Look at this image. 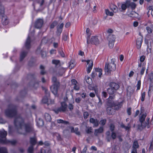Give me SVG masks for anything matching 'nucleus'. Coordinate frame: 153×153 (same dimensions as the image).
<instances>
[{"label": "nucleus", "mask_w": 153, "mask_h": 153, "mask_svg": "<svg viewBox=\"0 0 153 153\" xmlns=\"http://www.w3.org/2000/svg\"><path fill=\"white\" fill-rule=\"evenodd\" d=\"M15 126L18 128L19 134L26 135L34 131L33 126L29 123H25L24 119L20 115L16 117L14 120Z\"/></svg>", "instance_id": "obj_1"}, {"label": "nucleus", "mask_w": 153, "mask_h": 153, "mask_svg": "<svg viewBox=\"0 0 153 153\" xmlns=\"http://www.w3.org/2000/svg\"><path fill=\"white\" fill-rule=\"evenodd\" d=\"M115 60L114 59H112L111 62V63L105 64V71L106 75H110L111 72H113L115 70L116 65L114 64Z\"/></svg>", "instance_id": "obj_2"}, {"label": "nucleus", "mask_w": 153, "mask_h": 153, "mask_svg": "<svg viewBox=\"0 0 153 153\" xmlns=\"http://www.w3.org/2000/svg\"><path fill=\"white\" fill-rule=\"evenodd\" d=\"M8 108H9L7 109L5 111L6 115L11 117H15L17 113L16 107L10 104L9 105Z\"/></svg>", "instance_id": "obj_3"}, {"label": "nucleus", "mask_w": 153, "mask_h": 153, "mask_svg": "<svg viewBox=\"0 0 153 153\" xmlns=\"http://www.w3.org/2000/svg\"><path fill=\"white\" fill-rule=\"evenodd\" d=\"M146 117V114H143L141 116L139 117V120L140 124H138L137 126L138 129L140 130H142L143 128L146 127L147 124L146 122L145 121V120Z\"/></svg>", "instance_id": "obj_4"}, {"label": "nucleus", "mask_w": 153, "mask_h": 153, "mask_svg": "<svg viewBox=\"0 0 153 153\" xmlns=\"http://www.w3.org/2000/svg\"><path fill=\"white\" fill-rule=\"evenodd\" d=\"M115 39V37L114 35H110L108 37V46L110 48H113Z\"/></svg>", "instance_id": "obj_5"}, {"label": "nucleus", "mask_w": 153, "mask_h": 153, "mask_svg": "<svg viewBox=\"0 0 153 153\" xmlns=\"http://www.w3.org/2000/svg\"><path fill=\"white\" fill-rule=\"evenodd\" d=\"M60 85H53L50 87V89L52 93L54 95L57 94L58 89L59 88Z\"/></svg>", "instance_id": "obj_6"}, {"label": "nucleus", "mask_w": 153, "mask_h": 153, "mask_svg": "<svg viewBox=\"0 0 153 153\" xmlns=\"http://www.w3.org/2000/svg\"><path fill=\"white\" fill-rule=\"evenodd\" d=\"M115 98V96H110L109 98L107 99V104L108 106H111L114 105V103L115 102L113 100Z\"/></svg>", "instance_id": "obj_7"}, {"label": "nucleus", "mask_w": 153, "mask_h": 153, "mask_svg": "<svg viewBox=\"0 0 153 153\" xmlns=\"http://www.w3.org/2000/svg\"><path fill=\"white\" fill-rule=\"evenodd\" d=\"M44 21L43 19H38L35 22V26L36 28H41L43 24Z\"/></svg>", "instance_id": "obj_8"}, {"label": "nucleus", "mask_w": 153, "mask_h": 153, "mask_svg": "<svg viewBox=\"0 0 153 153\" xmlns=\"http://www.w3.org/2000/svg\"><path fill=\"white\" fill-rule=\"evenodd\" d=\"M91 42L92 44L97 45L99 44L100 41L97 36H92L91 39Z\"/></svg>", "instance_id": "obj_9"}, {"label": "nucleus", "mask_w": 153, "mask_h": 153, "mask_svg": "<svg viewBox=\"0 0 153 153\" xmlns=\"http://www.w3.org/2000/svg\"><path fill=\"white\" fill-rule=\"evenodd\" d=\"M29 141L30 145L34 146L37 143V140L36 137L35 136L33 137H30Z\"/></svg>", "instance_id": "obj_10"}, {"label": "nucleus", "mask_w": 153, "mask_h": 153, "mask_svg": "<svg viewBox=\"0 0 153 153\" xmlns=\"http://www.w3.org/2000/svg\"><path fill=\"white\" fill-rule=\"evenodd\" d=\"M123 102L117 103L114 102V105L111 106L113 107L114 109L116 110H118L123 105Z\"/></svg>", "instance_id": "obj_11"}, {"label": "nucleus", "mask_w": 153, "mask_h": 153, "mask_svg": "<svg viewBox=\"0 0 153 153\" xmlns=\"http://www.w3.org/2000/svg\"><path fill=\"white\" fill-rule=\"evenodd\" d=\"M7 132L3 130V131H0V142L2 143L1 140L6 139V137L7 135Z\"/></svg>", "instance_id": "obj_12"}, {"label": "nucleus", "mask_w": 153, "mask_h": 153, "mask_svg": "<svg viewBox=\"0 0 153 153\" xmlns=\"http://www.w3.org/2000/svg\"><path fill=\"white\" fill-rule=\"evenodd\" d=\"M143 37L141 36L138 38L136 40V45L137 48L140 49L142 43L143 42Z\"/></svg>", "instance_id": "obj_13"}, {"label": "nucleus", "mask_w": 153, "mask_h": 153, "mask_svg": "<svg viewBox=\"0 0 153 153\" xmlns=\"http://www.w3.org/2000/svg\"><path fill=\"white\" fill-rule=\"evenodd\" d=\"M109 86L113 88H114V89L116 90L117 91L120 88V85L118 83L114 82H110L109 84Z\"/></svg>", "instance_id": "obj_14"}, {"label": "nucleus", "mask_w": 153, "mask_h": 153, "mask_svg": "<svg viewBox=\"0 0 153 153\" xmlns=\"http://www.w3.org/2000/svg\"><path fill=\"white\" fill-rule=\"evenodd\" d=\"M90 122L94 124L93 127H97L99 124V121L97 119H95L93 118H91L90 119Z\"/></svg>", "instance_id": "obj_15"}, {"label": "nucleus", "mask_w": 153, "mask_h": 153, "mask_svg": "<svg viewBox=\"0 0 153 153\" xmlns=\"http://www.w3.org/2000/svg\"><path fill=\"white\" fill-rule=\"evenodd\" d=\"M1 141L2 143L4 144H11L13 145H15L16 143V141L15 140H9L5 139L4 140H1Z\"/></svg>", "instance_id": "obj_16"}, {"label": "nucleus", "mask_w": 153, "mask_h": 153, "mask_svg": "<svg viewBox=\"0 0 153 153\" xmlns=\"http://www.w3.org/2000/svg\"><path fill=\"white\" fill-rule=\"evenodd\" d=\"M61 104V106L59 108L62 112H64L66 111L68 105L65 102H62Z\"/></svg>", "instance_id": "obj_17"}, {"label": "nucleus", "mask_w": 153, "mask_h": 153, "mask_svg": "<svg viewBox=\"0 0 153 153\" xmlns=\"http://www.w3.org/2000/svg\"><path fill=\"white\" fill-rule=\"evenodd\" d=\"M2 18V23L4 25H7L9 23V20L7 17L4 15L1 16Z\"/></svg>", "instance_id": "obj_18"}, {"label": "nucleus", "mask_w": 153, "mask_h": 153, "mask_svg": "<svg viewBox=\"0 0 153 153\" xmlns=\"http://www.w3.org/2000/svg\"><path fill=\"white\" fill-rule=\"evenodd\" d=\"M30 37L28 36L26 40L25 44V46L26 49H28L30 48Z\"/></svg>", "instance_id": "obj_19"}, {"label": "nucleus", "mask_w": 153, "mask_h": 153, "mask_svg": "<svg viewBox=\"0 0 153 153\" xmlns=\"http://www.w3.org/2000/svg\"><path fill=\"white\" fill-rule=\"evenodd\" d=\"M103 127H100L99 128L95 130L94 135L96 136H97L98 133H102L103 132Z\"/></svg>", "instance_id": "obj_20"}, {"label": "nucleus", "mask_w": 153, "mask_h": 153, "mask_svg": "<svg viewBox=\"0 0 153 153\" xmlns=\"http://www.w3.org/2000/svg\"><path fill=\"white\" fill-rule=\"evenodd\" d=\"M113 89L114 88H113L111 87H109L107 89V92L109 94L111 95H113L116 92L117 90L114 89Z\"/></svg>", "instance_id": "obj_21"}, {"label": "nucleus", "mask_w": 153, "mask_h": 153, "mask_svg": "<svg viewBox=\"0 0 153 153\" xmlns=\"http://www.w3.org/2000/svg\"><path fill=\"white\" fill-rule=\"evenodd\" d=\"M112 106L108 107L106 109V112L109 115H112L114 114L113 108Z\"/></svg>", "instance_id": "obj_22"}, {"label": "nucleus", "mask_w": 153, "mask_h": 153, "mask_svg": "<svg viewBox=\"0 0 153 153\" xmlns=\"http://www.w3.org/2000/svg\"><path fill=\"white\" fill-rule=\"evenodd\" d=\"M37 124L38 126L39 127L42 126L44 124V122L43 120L40 118H39L37 121Z\"/></svg>", "instance_id": "obj_23"}, {"label": "nucleus", "mask_w": 153, "mask_h": 153, "mask_svg": "<svg viewBox=\"0 0 153 153\" xmlns=\"http://www.w3.org/2000/svg\"><path fill=\"white\" fill-rule=\"evenodd\" d=\"M126 90L127 94L129 93V96L130 97L131 96V95L133 94L134 91V90L131 86H128Z\"/></svg>", "instance_id": "obj_24"}, {"label": "nucleus", "mask_w": 153, "mask_h": 153, "mask_svg": "<svg viewBox=\"0 0 153 153\" xmlns=\"http://www.w3.org/2000/svg\"><path fill=\"white\" fill-rule=\"evenodd\" d=\"M27 54L26 51H23L21 52L20 54V61H22L23 60Z\"/></svg>", "instance_id": "obj_25"}, {"label": "nucleus", "mask_w": 153, "mask_h": 153, "mask_svg": "<svg viewBox=\"0 0 153 153\" xmlns=\"http://www.w3.org/2000/svg\"><path fill=\"white\" fill-rule=\"evenodd\" d=\"M52 81L53 85H60L59 82V81L58 80L56 77L53 76L52 78Z\"/></svg>", "instance_id": "obj_26"}, {"label": "nucleus", "mask_w": 153, "mask_h": 153, "mask_svg": "<svg viewBox=\"0 0 153 153\" xmlns=\"http://www.w3.org/2000/svg\"><path fill=\"white\" fill-rule=\"evenodd\" d=\"M45 120L47 122H50L51 120V116L49 114L45 113Z\"/></svg>", "instance_id": "obj_27"}, {"label": "nucleus", "mask_w": 153, "mask_h": 153, "mask_svg": "<svg viewBox=\"0 0 153 153\" xmlns=\"http://www.w3.org/2000/svg\"><path fill=\"white\" fill-rule=\"evenodd\" d=\"M139 147V145L138 143V142L137 141H134L133 143L132 146V149H137Z\"/></svg>", "instance_id": "obj_28"}, {"label": "nucleus", "mask_w": 153, "mask_h": 153, "mask_svg": "<svg viewBox=\"0 0 153 153\" xmlns=\"http://www.w3.org/2000/svg\"><path fill=\"white\" fill-rule=\"evenodd\" d=\"M40 68L41 69L40 74L42 75H43L45 74L46 72L45 70V67L42 65H41L40 66Z\"/></svg>", "instance_id": "obj_29"}, {"label": "nucleus", "mask_w": 153, "mask_h": 153, "mask_svg": "<svg viewBox=\"0 0 153 153\" xmlns=\"http://www.w3.org/2000/svg\"><path fill=\"white\" fill-rule=\"evenodd\" d=\"M4 6L0 4V16L4 15Z\"/></svg>", "instance_id": "obj_30"}, {"label": "nucleus", "mask_w": 153, "mask_h": 153, "mask_svg": "<svg viewBox=\"0 0 153 153\" xmlns=\"http://www.w3.org/2000/svg\"><path fill=\"white\" fill-rule=\"evenodd\" d=\"M93 65V62H92L91 64H89L88 65V68H87V73L89 74L91 70L92 69Z\"/></svg>", "instance_id": "obj_31"}, {"label": "nucleus", "mask_w": 153, "mask_h": 153, "mask_svg": "<svg viewBox=\"0 0 153 153\" xmlns=\"http://www.w3.org/2000/svg\"><path fill=\"white\" fill-rule=\"evenodd\" d=\"M34 146H32L31 145H30V146L27 149V152L28 153H33V152L34 150Z\"/></svg>", "instance_id": "obj_32"}, {"label": "nucleus", "mask_w": 153, "mask_h": 153, "mask_svg": "<svg viewBox=\"0 0 153 153\" xmlns=\"http://www.w3.org/2000/svg\"><path fill=\"white\" fill-rule=\"evenodd\" d=\"M0 153H7V149L5 147L0 148Z\"/></svg>", "instance_id": "obj_33"}, {"label": "nucleus", "mask_w": 153, "mask_h": 153, "mask_svg": "<svg viewBox=\"0 0 153 153\" xmlns=\"http://www.w3.org/2000/svg\"><path fill=\"white\" fill-rule=\"evenodd\" d=\"M106 14L108 16H112L114 15L112 12H110L108 9H106L105 10Z\"/></svg>", "instance_id": "obj_34"}, {"label": "nucleus", "mask_w": 153, "mask_h": 153, "mask_svg": "<svg viewBox=\"0 0 153 153\" xmlns=\"http://www.w3.org/2000/svg\"><path fill=\"white\" fill-rule=\"evenodd\" d=\"M48 39L46 37H44L42 40V43L43 44H46L48 42Z\"/></svg>", "instance_id": "obj_35"}, {"label": "nucleus", "mask_w": 153, "mask_h": 153, "mask_svg": "<svg viewBox=\"0 0 153 153\" xmlns=\"http://www.w3.org/2000/svg\"><path fill=\"white\" fill-rule=\"evenodd\" d=\"M68 37V33H65L63 34L62 36V39L64 41H65L67 40Z\"/></svg>", "instance_id": "obj_36"}, {"label": "nucleus", "mask_w": 153, "mask_h": 153, "mask_svg": "<svg viewBox=\"0 0 153 153\" xmlns=\"http://www.w3.org/2000/svg\"><path fill=\"white\" fill-rule=\"evenodd\" d=\"M74 63L73 62H72L71 61L69 63V68L71 69L72 68H74Z\"/></svg>", "instance_id": "obj_37"}, {"label": "nucleus", "mask_w": 153, "mask_h": 153, "mask_svg": "<svg viewBox=\"0 0 153 153\" xmlns=\"http://www.w3.org/2000/svg\"><path fill=\"white\" fill-rule=\"evenodd\" d=\"M126 6L127 8H129L130 7L131 2L130 0H126L125 2L124 3Z\"/></svg>", "instance_id": "obj_38"}, {"label": "nucleus", "mask_w": 153, "mask_h": 153, "mask_svg": "<svg viewBox=\"0 0 153 153\" xmlns=\"http://www.w3.org/2000/svg\"><path fill=\"white\" fill-rule=\"evenodd\" d=\"M146 92H144L141 94V101L143 102L144 101L145 97Z\"/></svg>", "instance_id": "obj_39"}, {"label": "nucleus", "mask_w": 153, "mask_h": 153, "mask_svg": "<svg viewBox=\"0 0 153 153\" xmlns=\"http://www.w3.org/2000/svg\"><path fill=\"white\" fill-rule=\"evenodd\" d=\"M146 69V68L145 66H143L140 71V74L141 76L143 75L144 72V71Z\"/></svg>", "instance_id": "obj_40"}, {"label": "nucleus", "mask_w": 153, "mask_h": 153, "mask_svg": "<svg viewBox=\"0 0 153 153\" xmlns=\"http://www.w3.org/2000/svg\"><path fill=\"white\" fill-rule=\"evenodd\" d=\"M140 85H141V80H139V81H138L137 84V90H138L140 89Z\"/></svg>", "instance_id": "obj_41"}, {"label": "nucleus", "mask_w": 153, "mask_h": 153, "mask_svg": "<svg viewBox=\"0 0 153 153\" xmlns=\"http://www.w3.org/2000/svg\"><path fill=\"white\" fill-rule=\"evenodd\" d=\"M120 127L122 128H125L126 130L129 129L130 128V127L126 126L123 123L120 124Z\"/></svg>", "instance_id": "obj_42"}, {"label": "nucleus", "mask_w": 153, "mask_h": 153, "mask_svg": "<svg viewBox=\"0 0 153 153\" xmlns=\"http://www.w3.org/2000/svg\"><path fill=\"white\" fill-rule=\"evenodd\" d=\"M121 11H125L127 7L126 6V4L124 3L123 4L121 5Z\"/></svg>", "instance_id": "obj_43"}, {"label": "nucleus", "mask_w": 153, "mask_h": 153, "mask_svg": "<svg viewBox=\"0 0 153 153\" xmlns=\"http://www.w3.org/2000/svg\"><path fill=\"white\" fill-rule=\"evenodd\" d=\"M136 7V5L135 3L133 2H131L130 7H131L132 10L134 9Z\"/></svg>", "instance_id": "obj_44"}, {"label": "nucleus", "mask_w": 153, "mask_h": 153, "mask_svg": "<svg viewBox=\"0 0 153 153\" xmlns=\"http://www.w3.org/2000/svg\"><path fill=\"white\" fill-rule=\"evenodd\" d=\"M57 24V22L56 21L53 22L50 25V28L51 29L53 28Z\"/></svg>", "instance_id": "obj_45"}, {"label": "nucleus", "mask_w": 153, "mask_h": 153, "mask_svg": "<svg viewBox=\"0 0 153 153\" xmlns=\"http://www.w3.org/2000/svg\"><path fill=\"white\" fill-rule=\"evenodd\" d=\"M106 122V119H104L101 120L100 122V123L101 125L104 126Z\"/></svg>", "instance_id": "obj_46"}, {"label": "nucleus", "mask_w": 153, "mask_h": 153, "mask_svg": "<svg viewBox=\"0 0 153 153\" xmlns=\"http://www.w3.org/2000/svg\"><path fill=\"white\" fill-rule=\"evenodd\" d=\"M110 129L112 132H114V130L115 128V126L113 124H110Z\"/></svg>", "instance_id": "obj_47"}, {"label": "nucleus", "mask_w": 153, "mask_h": 153, "mask_svg": "<svg viewBox=\"0 0 153 153\" xmlns=\"http://www.w3.org/2000/svg\"><path fill=\"white\" fill-rule=\"evenodd\" d=\"M37 2L40 4V6H42L44 3V0H36Z\"/></svg>", "instance_id": "obj_48"}, {"label": "nucleus", "mask_w": 153, "mask_h": 153, "mask_svg": "<svg viewBox=\"0 0 153 153\" xmlns=\"http://www.w3.org/2000/svg\"><path fill=\"white\" fill-rule=\"evenodd\" d=\"M86 82L89 85H91L92 83L91 79L90 77H88L86 79Z\"/></svg>", "instance_id": "obj_49"}, {"label": "nucleus", "mask_w": 153, "mask_h": 153, "mask_svg": "<svg viewBox=\"0 0 153 153\" xmlns=\"http://www.w3.org/2000/svg\"><path fill=\"white\" fill-rule=\"evenodd\" d=\"M111 137L113 140H114L116 138V134L114 131L111 132Z\"/></svg>", "instance_id": "obj_50"}, {"label": "nucleus", "mask_w": 153, "mask_h": 153, "mask_svg": "<svg viewBox=\"0 0 153 153\" xmlns=\"http://www.w3.org/2000/svg\"><path fill=\"white\" fill-rule=\"evenodd\" d=\"M146 30H147L148 33L149 34L151 33L152 32V29L149 27L147 26L146 28Z\"/></svg>", "instance_id": "obj_51"}, {"label": "nucleus", "mask_w": 153, "mask_h": 153, "mask_svg": "<svg viewBox=\"0 0 153 153\" xmlns=\"http://www.w3.org/2000/svg\"><path fill=\"white\" fill-rule=\"evenodd\" d=\"M79 128H75L74 131V133H75L76 135H80V132L79 131Z\"/></svg>", "instance_id": "obj_52"}, {"label": "nucleus", "mask_w": 153, "mask_h": 153, "mask_svg": "<svg viewBox=\"0 0 153 153\" xmlns=\"http://www.w3.org/2000/svg\"><path fill=\"white\" fill-rule=\"evenodd\" d=\"M53 111L56 114H58L59 112H62L61 110H60L59 108H58L57 109H53Z\"/></svg>", "instance_id": "obj_53"}, {"label": "nucleus", "mask_w": 153, "mask_h": 153, "mask_svg": "<svg viewBox=\"0 0 153 153\" xmlns=\"http://www.w3.org/2000/svg\"><path fill=\"white\" fill-rule=\"evenodd\" d=\"M150 118L149 117H147L146 119V123L147 124L146 126L147 128H149L150 127V125L149 124V121Z\"/></svg>", "instance_id": "obj_54"}, {"label": "nucleus", "mask_w": 153, "mask_h": 153, "mask_svg": "<svg viewBox=\"0 0 153 153\" xmlns=\"http://www.w3.org/2000/svg\"><path fill=\"white\" fill-rule=\"evenodd\" d=\"M52 63L56 65H57L60 63V61L59 60H53L52 61Z\"/></svg>", "instance_id": "obj_55"}, {"label": "nucleus", "mask_w": 153, "mask_h": 153, "mask_svg": "<svg viewBox=\"0 0 153 153\" xmlns=\"http://www.w3.org/2000/svg\"><path fill=\"white\" fill-rule=\"evenodd\" d=\"M62 31V30L57 27L56 33L58 35H60Z\"/></svg>", "instance_id": "obj_56"}, {"label": "nucleus", "mask_w": 153, "mask_h": 153, "mask_svg": "<svg viewBox=\"0 0 153 153\" xmlns=\"http://www.w3.org/2000/svg\"><path fill=\"white\" fill-rule=\"evenodd\" d=\"M59 53V54L62 57H64L65 56V54L63 51L62 50H59L58 51Z\"/></svg>", "instance_id": "obj_57"}, {"label": "nucleus", "mask_w": 153, "mask_h": 153, "mask_svg": "<svg viewBox=\"0 0 153 153\" xmlns=\"http://www.w3.org/2000/svg\"><path fill=\"white\" fill-rule=\"evenodd\" d=\"M107 93L105 91H103L102 93V96L103 98H106L107 97Z\"/></svg>", "instance_id": "obj_58"}, {"label": "nucleus", "mask_w": 153, "mask_h": 153, "mask_svg": "<svg viewBox=\"0 0 153 153\" xmlns=\"http://www.w3.org/2000/svg\"><path fill=\"white\" fill-rule=\"evenodd\" d=\"M146 58V56L144 55L141 56L140 58V62H143L145 60Z\"/></svg>", "instance_id": "obj_59"}, {"label": "nucleus", "mask_w": 153, "mask_h": 153, "mask_svg": "<svg viewBox=\"0 0 153 153\" xmlns=\"http://www.w3.org/2000/svg\"><path fill=\"white\" fill-rule=\"evenodd\" d=\"M89 114L88 112L86 111L84 113L83 116L85 119H87L88 117Z\"/></svg>", "instance_id": "obj_60"}, {"label": "nucleus", "mask_w": 153, "mask_h": 153, "mask_svg": "<svg viewBox=\"0 0 153 153\" xmlns=\"http://www.w3.org/2000/svg\"><path fill=\"white\" fill-rule=\"evenodd\" d=\"M68 108L69 110L71 111L73 109L74 106L72 104L70 103L68 105Z\"/></svg>", "instance_id": "obj_61"}, {"label": "nucleus", "mask_w": 153, "mask_h": 153, "mask_svg": "<svg viewBox=\"0 0 153 153\" xmlns=\"http://www.w3.org/2000/svg\"><path fill=\"white\" fill-rule=\"evenodd\" d=\"M42 102L44 103H47L48 102V98L46 97L43 98L42 100Z\"/></svg>", "instance_id": "obj_62"}, {"label": "nucleus", "mask_w": 153, "mask_h": 153, "mask_svg": "<svg viewBox=\"0 0 153 153\" xmlns=\"http://www.w3.org/2000/svg\"><path fill=\"white\" fill-rule=\"evenodd\" d=\"M137 14V13L134 11H132L131 12L130 14H129V16L131 17H134V16H133V15Z\"/></svg>", "instance_id": "obj_63"}, {"label": "nucleus", "mask_w": 153, "mask_h": 153, "mask_svg": "<svg viewBox=\"0 0 153 153\" xmlns=\"http://www.w3.org/2000/svg\"><path fill=\"white\" fill-rule=\"evenodd\" d=\"M71 83L72 85H76L77 82L76 80L74 79H72L71 80Z\"/></svg>", "instance_id": "obj_64"}]
</instances>
